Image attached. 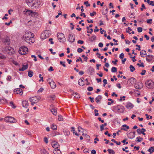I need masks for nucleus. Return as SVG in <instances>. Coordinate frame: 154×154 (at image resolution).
Wrapping results in <instances>:
<instances>
[{"label":"nucleus","instance_id":"57","mask_svg":"<svg viewBox=\"0 0 154 154\" xmlns=\"http://www.w3.org/2000/svg\"><path fill=\"white\" fill-rule=\"evenodd\" d=\"M77 43L80 44H82L84 43V41L82 40H79L78 41Z\"/></svg>","mask_w":154,"mask_h":154},{"label":"nucleus","instance_id":"5","mask_svg":"<svg viewBox=\"0 0 154 154\" xmlns=\"http://www.w3.org/2000/svg\"><path fill=\"white\" fill-rule=\"evenodd\" d=\"M5 120L6 122L10 123H14L16 122L14 118L9 116L5 117Z\"/></svg>","mask_w":154,"mask_h":154},{"label":"nucleus","instance_id":"45","mask_svg":"<svg viewBox=\"0 0 154 154\" xmlns=\"http://www.w3.org/2000/svg\"><path fill=\"white\" fill-rule=\"evenodd\" d=\"M58 119L59 121H63V116L61 115H59L58 116Z\"/></svg>","mask_w":154,"mask_h":154},{"label":"nucleus","instance_id":"2","mask_svg":"<svg viewBox=\"0 0 154 154\" xmlns=\"http://www.w3.org/2000/svg\"><path fill=\"white\" fill-rule=\"evenodd\" d=\"M31 35V33H29L28 32H25V34L23 37V40L29 44H30L31 42L33 43V41L32 40L33 39V38Z\"/></svg>","mask_w":154,"mask_h":154},{"label":"nucleus","instance_id":"17","mask_svg":"<svg viewBox=\"0 0 154 154\" xmlns=\"http://www.w3.org/2000/svg\"><path fill=\"white\" fill-rule=\"evenodd\" d=\"M52 147L54 149H57L59 146V145L57 142L55 141L53 142L52 143Z\"/></svg>","mask_w":154,"mask_h":154},{"label":"nucleus","instance_id":"53","mask_svg":"<svg viewBox=\"0 0 154 154\" xmlns=\"http://www.w3.org/2000/svg\"><path fill=\"white\" fill-rule=\"evenodd\" d=\"M60 63L61 65H62L64 67H66V66L65 64V62H64L61 61L60 62Z\"/></svg>","mask_w":154,"mask_h":154},{"label":"nucleus","instance_id":"36","mask_svg":"<svg viewBox=\"0 0 154 154\" xmlns=\"http://www.w3.org/2000/svg\"><path fill=\"white\" fill-rule=\"evenodd\" d=\"M129 68L131 72H133L135 70L134 67L132 65L130 66Z\"/></svg>","mask_w":154,"mask_h":154},{"label":"nucleus","instance_id":"1","mask_svg":"<svg viewBox=\"0 0 154 154\" xmlns=\"http://www.w3.org/2000/svg\"><path fill=\"white\" fill-rule=\"evenodd\" d=\"M28 6L32 9L38 8L40 5L39 0H26Z\"/></svg>","mask_w":154,"mask_h":154},{"label":"nucleus","instance_id":"15","mask_svg":"<svg viewBox=\"0 0 154 154\" xmlns=\"http://www.w3.org/2000/svg\"><path fill=\"white\" fill-rule=\"evenodd\" d=\"M134 87L137 89H140L142 87V84L139 82L135 84Z\"/></svg>","mask_w":154,"mask_h":154},{"label":"nucleus","instance_id":"30","mask_svg":"<svg viewBox=\"0 0 154 154\" xmlns=\"http://www.w3.org/2000/svg\"><path fill=\"white\" fill-rule=\"evenodd\" d=\"M54 154H61V152L60 149H57L54 151Z\"/></svg>","mask_w":154,"mask_h":154},{"label":"nucleus","instance_id":"56","mask_svg":"<svg viewBox=\"0 0 154 154\" xmlns=\"http://www.w3.org/2000/svg\"><path fill=\"white\" fill-rule=\"evenodd\" d=\"M103 82L104 83L103 86H105V85L107 84V80L105 79H104L103 80Z\"/></svg>","mask_w":154,"mask_h":154},{"label":"nucleus","instance_id":"62","mask_svg":"<svg viewBox=\"0 0 154 154\" xmlns=\"http://www.w3.org/2000/svg\"><path fill=\"white\" fill-rule=\"evenodd\" d=\"M119 57L121 59H123L124 57V54L123 53H122L119 55Z\"/></svg>","mask_w":154,"mask_h":154},{"label":"nucleus","instance_id":"9","mask_svg":"<svg viewBox=\"0 0 154 154\" xmlns=\"http://www.w3.org/2000/svg\"><path fill=\"white\" fill-rule=\"evenodd\" d=\"M145 84L146 87L149 88H151L153 86L154 82L153 81L150 80L146 82Z\"/></svg>","mask_w":154,"mask_h":154},{"label":"nucleus","instance_id":"4","mask_svg":"<svg viewBox=\"0 0 154 154\" xmlns=\"http://www.w3.org/2000/svg\"><path fill=\"white\" fill-rule=\"evenodd\" d=\"M18 51L20 54L24 55L28 52V49L25 46H22L20 48Z\"/></svg>","mask_w":154,"mask_h":154},{"label":"nucleus","instance_id":"35","mask_svg":"<svg viewBox=\"0 0 154 154\" xmlns=\"http://www.w3.org/2000/svg\"><path fill=\"white\" fill-rule=\"evenodd\" d=\"M33 73L32 71L29 70L28 72V75L30 77H31L33 75Z\"/></svg>","mask_w":154,"mask_h":154},{"label":"nucleus","instance_id":"3","mask_svg":"<svg viewBox=\"0 0 154 154\" xmlns=\"http://www.w3.org/2000/svg\"><path fill=\"white\" fill-rule=\"evenodd\" d=\"M112 110L115 112L123 113L125 110L124 107L122 106L118 105L117 106H113L112 108Z\"/></svg>","mask_w":154,"mask_h":154},{"label":"nucleus","instance_id":"59","mask_svg":"<svg viewBox=\"0 0 154 154\" xmlns=\"http://www.w3.org/2000/svg\"><path fill=\"white\" fill-rule=\"evenodd\" d=\"M79 61H80L81 62V63H82L83 62V61H82V59H81V58L80 57H79V59H77L76 60V62H79Z\"/></svg>","mask_w":154,"mask_h":154},{"label":"nucleus","instance_id":"33","mask_svg":"<svg viewBox=\"0 0 154 154\" xmlns=\"http://www.w3.org/2000/svg\"><path fill=\"white\" fill-rule=\"evenodd\" d=\"M7 102V100L5 99H0V104H4Z\"/></svg>","mask_w":154,"mask_h":154},{"label":"nucleus","instance_id":"27","mask_svg":"<svg viewBox=\"0 0 154 154\" xmlns=\"http://www.w3.org/2000/svg\"><path fill=\"white\" fill-rule=\"evenodd\" d=\"M143 140V139L142 137L139 136L137 137L136 139V141L137 142H140L142 141Z\"/></svg>","mask_w":154,"mask_h":154},{"label":"nucleus","instance_id":"8","mask_svg":"<svg viewBox=\"0 0 154 154\" xmlns=\"http://www.w3.org/2000/svg\"><path fill=\"white\" fill-rule=\"evenodd\" d=\"M47 82L50 84L51 88L54 89L56 87V84L53 79H48L47 80Z\"/></svg>","mask_w":154,"mask_h":154},{"label":"nucleus","instance_id":"58","mask_svg":"<svg viewBox=\"0 0 154 154\" xmlns=\"http://www.w3.org/2000/svg\"><path fill=\"white\" fill-rule=\"evenodd\" d=\"M87 90L88 91H91L93 90V87H89L88 88Z\"/></svg>","mask_w":154,"mask_h":154},{"label":"nucleus","instance_id":"60","mask_svg":"<svg viewBox=\"0 0 154 154\" xmlns=\"http://www.w3.org/2000/svg\"><path fill=\"white\" fill-rule=\"evenodd\" d=\"M146 72V71L145 70H142V72L140 73V74L142 75H145Z\"/></svg>","mask_w":154,"mask_h":154},{"label":"nucleus","instance_id":"20","mask_svg":"<svg viewBox=\"0 0 154 154\" xmlns=\"http://www.w3.org/2000/svg\"><path fill=\"white\" fill-rule=\"evenodd\" d=\"M105 6L103 8V10L102 11L103 14L104 15H105L107 14L108 12V8L107 6H106L105 8Z\"/></svg>","mask_w":154,"mask_h":154},{"label":"nucleus","instance_id":"32","mask_svg":"<svg viewBox=\"0 0 154 154\" xmlns=\"http://www.w3.org/2000/svg\"><path fill=\"white\" fill-rule=\"evenodd\" d=\"M51 128L52 129L54 130H56L57 128V126L54 124H53L51 125Z\"/></svg>","mask_w":154,"mask_h":154},{"label":"nucleus","instance_id":"24","mask_svg":"<svg viewBox=\"0 0 154 154\" xmlns=\"http://www.w3.org/2000/svg\"><path fill=\"white\" fill-rule=\"evenodd\" d=\"M30 101H32L33 103H36L38 102L37 99L35 97H33L29 98Z\"/></svg>","mask_w":154,"mask_h":154},{"label":"nucleus","instance_id":"44","mask_svg":"<svg viewBox=\"0 0 154 154\" xmlns=\"http://www.w3.org/2000/svg\"><path fill=\"white\" fill-rule=\"evenodd\" d=\"M41 153L42 154H49L48 152L45 149H43L42 150Z\"/></svg>","mask_w":154,"mask_h":154},{"label":"nucleus","instance_id":"34","mask_svg":"<svg viewBox=\"0 0 154 154\" xmlns=\"http://www.w3.org/2000/svg\"><path fill=\"white\" fill-rule=\"evenodd\" d=\"M88 70L91 74H92L94 72V69L91 66L89 67Z\"/></svg>","mask_w":154,"mask_h":154},{"label":"nucleus","instance_id":"61","mask_svg":"<svg viewBox=\"0 0 154 154\" xmlns=\"http://www.w3.org/2000/svg\"><path fill=\"white\" fill-rule=\"evenodd\" d=\"M48 97L50 98H51L52 100H54L55 98V96L54 95L50 96H49Z\"/></svg>","mask_w":154,"mask_h":154},{"label":"nucleus","instance_id":"6","mask_svg":"<svg viewBox=\"0 0 154 154\" xmlns=\"http://www.w3.org/2000/svg\"><path fill=\"white\" fill-rule=\"evenodd\" d=\"M57 37L58 40L60 42H63L65 40L64 35L62 33H58L57 34Z\"/></svg>","mask_w":154,"mask_h":154},{"label":"nucleus","instance_id":"64","mask_svg":"<svg viewBox=\"0 0 154 154\" xmlns=\"http://www.w3.org/2000/svg\"><path fill=\"white\" fill-rule=\"evenodd\" d=\"M149 5L154 6V2L153 1H151L149 4Z\"/></svg>","mask_w":154,"mask_h":154},{"label":"nucleus","instance_id":"18","mask_svg":"<svg viewBox=\"0 0 154 154\" xmlns=\"http://www.w3.org/2000/svg\"><path fill=\"white\" fill-rule=\"evenodd\" d=\"M153 56L151 55H148L146 56V60L148 62H150L152 61Z\"/></svg>","mask_w":154,"mask_h":154},{"label":"nucleus","instance_id":"46","mask_svg":"<svg viewBox=\"0 0 154 154\" xmlns=\"http://www.w3.org/2000/svg\"><path fill=\"white\" fill-rule=\"evenodd\" d=\"M6 50L8 51H11L12 50H13V49L10 46L9 47H6Z\"/></svg>","mask_w":154,"mask_h":154},{"label":"nucleus","instance_id":"13","mask_svg":"<svg viewBox=\"0 0 154 154\" xmlns=\"http://www.w3.org/2000/svg\"><path fill=\"white\" fill-rule=\"evenodd\" d=\"M68 40L70 42L72 43L74 42L75 40V36L69 34V35Z\"/></svg>","mask_w":154,"mask_h":154},{"label":"nucleus","instance_id":"19","mask_svg":"<svg viewBox=\"0 0 154 154\" xmlns=\"http://www.w3.org/2000/svg\"><path fill=\"white\" fill-rule=\"evenodd\" d=\"M22 104L23 106L26 108H27L29 106L28 102L26 100L22 101Z\"/></svg>","mask_w":154,"mask_h":154},{"label":"nucleus","instance_id":"42","mask_svg":"<svg viewBox=\"0 0 154 154\" xmlns=\"http://www.w3.org/2000/svg\"><path fill=\"white\" fill-rule=\"evenodd\" d=\"M0 58L5 60L6 58V57L2 54L0 53Z\"/></svg>","mask_w":154,"mask_h":154},{"label":"nucleus","instance_id":"40","mask_svg":"<svg viewBox=\"0 0 154 154\" xmlns=\"http://www.w3.org/2000/svg\"><path fill=\"white\" fill-rule=\"evenodd\" d=\"M148 151L150 153L153 152H154V147H151L148 150Z\"/></svg>","mask_w":154,"mask_h":154},{"label":"nucleus","instance_id":"26","mask_svg":"<svg viewBox=\"0 0 154 154\" xmlns=\"http://www.w3.org/2000/svg\"><path fill=\"white\" fill-rule=\"evenodd\" d=\"M102 97L101 96V95H98L97 97L95 98V101L97 103H98L100 102L102 99Z\"/></svg>","mask_w":154,"mask_h":154},{"label":"nucleus","instance_id":"21","mask_svg":"<svg viewBox=\"0 0 154 154\" xmlns=\"http://www.w3.org/2000/svg\"><path fill=\"white\" fill-rule=\"evenodd\" d=\"M122 128H121V130H124L125 131H127L128 129L129 128V127L127 126L126 125H122Z\"/></svg>","mask_w":154,"mask_h":154},{"label":"nucleus","instance_id":"55","mask_svg":"<svg viewBox=\"0 0 154 154\" xmlns=\"http://www.w3.org/2000/svg\"><path fill=\"white\" fill-rule=\"evenodd\" d=\"M96 13L95 12V11H94L93 12V13H91L90 14V15L91 16V17H93V16L94 15H96Z\"/></svg>","mask_w":154,"mask_h":154},{"label":"nucleus","instance_id":"10","mask_svg":"<svg viewBox=\"0 0 154 154\" xmlns=\"http://www.w3.org/2000/svg\"><path fill=\"white\" fill-rule=\"evenodd\" d=\"M51 32L49 30H45L44 33L42 34V36L43 37L42 38H46L49 37L50 35Z\"/></svg>","mask_w":154,"mask_h":154},{"label":"nucleus","instance_id":"29","mask_svg":"<svg viewBox=\"0 0 154 154\" xmlns=\"http://www.w3.org/2000/svg\"><path fill=\"white\" fill-rule=\"evenodd\" d=\"M33 14L32 11L31 10H27L26 13H25L26 15H30L31 14Z\"/></svg>","mask_w":154,"mask_h":154},{"label":"nucleus","instance_id":"48","mask_svg":"<svg viewBox=\"0 0 154 154\" xmlns=\"http://www.w3.org/2000/svg\"><path fill=\"white\" fill-rule=\"evenodd\" d=\"M137 65L139 66V67H144L143 63H142L140 64L137 63Z\"/></svg>","mask_w":154,"mask_h":154},{"label":"nucleus","instance_id":"16","mask_svg":"<svg viewBox=\"0 0 154 154\" xmlns=\"http://www.w3.org/2000/svg\"><path fill=\"white\" fill-rule=\"evenodd\" d=\"M84 78H82L79 79L78 81V84L79 85L81 86H83L84 85Z\"/></svg>","mask_w":154,"mask_h":154},{"label":"nucleus","instance_id":"25","mask_svg":"<svg viewBox=\"0 0 154 154\" xmlns=\"http://www.w3.org/2000/svg\"><path fill=\"white\" fill-rule=\"evenodd\" d=\"M28 68V65H23V67L21 68H20L19 69L20 71H23L26 69H27Z\"/></svg>","mask_w":154,"mask_h":154},{"label":"nucleus","instance_id":"41","mask_svg":"<svg viewBox=\"0 0 154 154\" xmlns=\"http://www.w3.org/2000/svg\"><path fill=\"white\" fill-rule=\"evenodd\" d=\"M78 131L79 132H83L84 131L83 128H82L81 127L79 126L78 128Z\"/></svg>","mask_w":154,"mask_h":154},{"label":"nucleus","instance_id":"22","mask_svg":"<svg viewBox=\"0 0 154 154\" xmlns=\"http://www.w3.org/2000/svg\"><path fill=\"white\" fill-rule=\"evenodd\" d=\"M126 106L127 108L131 109L133 108L134 106L131 103H127Z\"/></svg>","mask_w":154,"mask_h":154},{"label":"nucleus","instance_id":"52","mask_svg":"<svg viewBox=\"0 0 154 154\" xmlns=\"http://www.w3.org/2000/svg\"><path fill=\"white\" fill-rule=\"evenodd\" d=\"M39 77L40 78V79L39 80V81L40 82L41 81H42L43 82V77H42L41 74H39Z\"/></svg>","mask_w":154,"mask_h":154},{"label":"nucleus","instance_id":"31","mask_svg":"<svg viewBox=\"0 0 154 154\" xmlns=\"http://www.w3.org/2000/svg\"><path fill=\"white\" fill-rule=\"evenodd\" d=\"M73 95H74V97L77 99L79 98L80 97V95L77 93H73Z\"/></svg>","mask_w":154,"mask_h":154},{"label":"nucleus","instance_id":"37","mask_svg":"<svg viewBox=\"0 0 154 154\" xmlns=\"http://www.w3.org/2000/svg\"><path fill=\"white\" fill-rule=\"evenodd\" d=\"M107 151L109 152V154H115L114 151L112 149H108Z\"/></svg>","mask_w":154,"mask_h":154},{"label":"nucleus","instance_id":"47","mask_svg":"<svg viewBox=\"0 0 154 154\" xmlns=\"http://www.w3.org/2000/svg\"><path fill=\"white\" fill-rule=\"evenodd\" d=\"M25 132L28 135H30L31 134V132L27 129L25 130Z\"/></svg>","mask_w":154,"mask_h":154},{"label":"nucleus","instance_id":"63","mask_svg":"<svg viewBox=\"0 0 154 154\" xmlns=\"http://www.w3.org/2000/svg\"><path fill=\"white\" fill-rule=\"evenodd\" d=\"M83 51V50L81 48H79L77 49V51L78 52L80 53Z\"/></svg>","mask_w":154,"mask_h":154},{"label":"nucleus","instance_id":"7","mask_svg":"<svg viewBox=\"0 0 154 154\" xmlns=\"http://www.w3.org/2000/svg\"><path fill=\"white\" fill-rule=\"evenodd\" d=\"M2 41L6 45H9L11 42L9 37L8 36H6L2 38Z\"/></svg>","mask_w":154,"mask_h":154},{"label":"nucleus","instance_id":"23","mask_svg":"<svg viewBox=\"0 0 154 154\" xmlns=\"http://www.w3.org/2000/svg\"><path fill=\"white\" fill-rule=\"evenodd\" d=\"M140 54L141 57H144L145 56L144 55H146V51L144 50H141L140 51Z\"/></svg>","mask_w":154,"mask_h":154},{"label":"nucleus","instance_id":"54","mask_svg":"<svg viewBox=\"0 0 154 154\" xmlns=\"http://www.w3.org/2000/svg\"><path fill=\"white\" fill-rule=\"evenodd\" d=\"M137 31L139 32H141L142 31V28L140 27L137 28Z\"/></svg>","mask_w":154,"mask_h":154},{"label":"nucleus","instance_id":"38","mask_svg":"<svg viewBox=\"0 0 154 154\" xmlns=\"http://www.w3.org/2000/svg\"><path fill=\"white\" fill-rule=\"evenodd\" d=\"M117 71V69L115 67H112L111 69V72H116Z\"/></svg>","mask_w":154,"mask_h":154},{"label":"nucleus","instance_id":"28","mask_svg":"<svg viewBox=\"0 0 154 154\" xmlns=\"http://www.w3.org/2000/svg\"><path fill=\"white\" fill-rule=\"evenodd\" d=\"M96 37L95 35H93L91 37L89 38L91 42H92L96 39Z\"/></svg>","mask_w":154,"mask_h":154},{"label":"nucleus","instance_id":"50","mask_svg":"<svg viewBox=\"0 0 154 154\" xmlns=\"http://www.w3.org/2000/svg\"><path fill=\"white\" fill-rule=\"evenodd\" d=\"M84 4L85 5H86V6L88 7V6H90V5L88 3V1H87L86 2H84Z\"/></svg>","mask_w":154,"mask_h":154},{"label":"nucleus","instance_id":"14","mask_svg":"<svg viewBox=\"0 0 154 154\" xmlns=\"http://www.w3.org/2000/svg\"><path fill=\"white\" fill-rule=\"evenodd\" d=\"M53 105H51L50 106V110H51V112L55 116L57 115V110L55 108H53Z\"/></svg>","mask_w":154,"mask_h":154},{"label":"nucleus","instance_id":"43","mask_svg":"<svg viewBox=\"0 0 154 154\" xmlns=\"http://www.w3.org/2000/svg\"><path fill=\"white\" fill-rule=\"evenodd\" d=\"M10 106L13 108H15L16 107L12 101H11L10 103Z\"/></svg>","mask_w":154,"mask_h":154},{"label":"nucleus","instance_id":"12","mask_svg":"<svg viewBox=\"0 0 154 154\" xmlns=\"http://www.w3.org/2000/svg\"><path fill=\"white\" fill-rule=\"evenodd\" d=\"M135 131L130 132L127 134L128 137L130 139H133L135 137Z\"/></svg>","mask_w":154,"mask_h":154},{"label":"nucleus","instance_id":"51","mask_svg":"<svg viewBox=\"0 0 154 154\" xmlns=\"http://www.w3.org/2000/svg\"><path fill=\"white\" fill-rule=\"evenodd\" d=\"M82 57L84 58V60L86 61L87 62V60L88 59V58L87 57L85 56L84 55H82Z\"/></svg>","mask_w":154,"mask_h":154},{"label":"nucleus","instance_id":"39","mask_svg":"<svg viewBox=\"0 0 154 154\" xmlns=\"http://www.w3.org/2000/svg\"><path fill=\"white\" fill-rule=\"evenodd\" d=\"M130 81H131V83L132 85L133 83H134L136 82V79L134 78H131L130 79Z\"/></svg>","mask_w":154,"mask_h":154},{"label":"nucleus","instance_id":"49","mask_svg":"<svg viewBox=\"0 0 154 154\" xmlns=\"http://www.w3.org/2000/svg\"><path fill=\"white\" fill-rule=\"evenodd\" d=\"M137 131L138 134H140L142 132L141 129H138L137 130Z\"/></svg>","mask_w":154,"mask_h":154},{"label":"nucleus","instance_id":"11","mask_svg":"<svg viewBox=\"0 0 154 154\" xmlns=\"http://www.w3.org/2000/svg\"><path fill=\"white\" fill-rule=\"evenodd\" d=\"M14 91L15 92V94H19L20 95H22L23 94L22 90L20 88L15 89L14 90Z\"/></svg>","mask_w":154,"mask_h":154}]
</instances>
